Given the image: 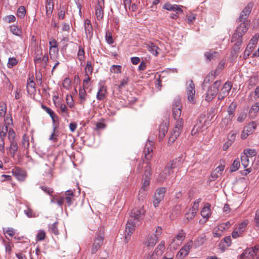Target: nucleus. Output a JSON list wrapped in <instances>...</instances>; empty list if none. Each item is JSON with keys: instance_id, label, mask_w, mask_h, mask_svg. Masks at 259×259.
Returning <instances> with one entry per match:
<instances>
[{"instance_id": "nucleus-1", "label": "nucleus", "mask_w": 259, "mask_h": 259, "mask_svg": "<svg viewBox=\"0 0 259 259\" xmlns=\"http://www.w3.org/2000/svg\"><path fill=\"white\" fill-rule=\"evenodd\" d=\"M145 212L143 207L135 208L132 210L125 230L124 241L126 243L130 239L131 234L134 232L136 226L138 225V223L142 219V215L144 214Z\"/></svg>"}, {"instance_id": "nucleus-2", "label": "nucleus", "mask_w": 259, "mask_h": 259, "mask_svg": "<svg viewBox=\"0 0 259 259\" xmlns=\"http://www.w3.org/2000/svg\"><path fill=\"white\" fill-rule=\"evenodd\" d=\"M249 23L248 21L242 22L236 28L235 32L232 36L231 41H236L234 44V49L238 51L240 49V46L242 44V36L248 30Z\"/></svg>"}, {"instance_id": "nucleus-3", "label": "nucleus", "mask_w": 259, "mask_h": 259, "mask_svg": "<svg viewBox=\"0 0 259 259\" xmlns=\"http://www.w3.org/2000/svg\"><path fill=\"white\" fill-rule=\"evenodd\" d=\"M181 163V159L180 158L172 160L166 165L163 170L160 174L158 178V181L163 182L167 179L173 173V169L180 166Z\"/></svg>"}, {"instance_id": "nucleus-4", "label": "nucleus", "mask_w": 259, "mask_h": 259, "mask_svg": "<svg viewBox=\"0 0 259 259\" xmlns=\"http://www.w3.org/2000/svg\"><path fill=\"white\" fill-rule=\"evenodd\" d=\"M181 103L179 99H175L172 104V116L177 120L175 127L182 130L183 119L180 117L181 115Z\"/></svg>"}, {"instance_id": "nucleus-5", "label": "nucleus", "mask_w": 259, "mask_h": 259, "mask_svg": "<svg viewBox=\"0 0 259 259\" xmlns=\"http://www.w3.org/2000/svg\"><path fill=\"white\" fill-rule=\"evenodd\" d=\"M8 139L10 142V146L6 147L8 153L12 157L14 158L16 153L18 149V146L17 141L16 134L12 128H9Z\"/></svg>"}, {"instance_id": "nucleus-6", "label": "nucleus", "mask_w": 259, "mask_h": 259, "mask_svg": "<svg viewBox=\"0 0 259 259\" xmlns=\"http://www.w3.org/2000/svg\"><path fill=\"white\" fill-rule=\"evenodd\" d=\"M104 238V232L103 230L100 229L97 232L95 236L92 246L91 248V253L95 254L99 250L103 244Z\"/></svg>"}, {"instance_id": "nucleus-7", "label": "nucleus", "mask_w": 259, "mask_h": 259, "mask_svg": "<svg viewBox=\"0 0 259 259\" xmlns=\"http://www.w3.org/2000/svg\"><path fill=\"white\" fill-rule=\"evenodd\" d=\"M258 251V245H256L253 247L247 248L239 255V258L242 259H257L259 257Z\"/></svg>"}, {"instance_id": "nucleus-8", "label": "nucleus", "mask_w": 259, "mask_h": 259, "mask_svg": "<svg viewBox=\"0 0 259 259\" xmlns=\"http://www.w3.org/2000/svg\"><path fill=\"white\" fill-rule=\"evenodd\" d=\"M210 125V120L205 118L204 115L198 117L196 124L192 130V134L195 135L197 132L207 128Z\"/></svg>"}, {"instance_id": "nucleus-9", "label": "nucleus", "mask_w": 259, "mask_h": 259, "mask_svg": "<svg viewBox=\"0 0 259 259\" xmlns=\"http://www.w3.org/2000/svg\"><path fill=\"white\" fill-rule=\"evenodd\" d=\"M221 85V81L219 80L215 81L213 84L207 90L205 100L210 102L213 100V99L218 94L219 88Z\"/></svg>"}, {"instance_id": "nucleus-10", "label": "nucleus", "mask_w": 259, "mask_h": 259, "mask_svg": "<svg viewBox=\"0 0 259 259\" xmlns=\"http://www.w3.org/2000/svg\"><path fill=\"white\" fill-rule=\"evenodd\" d=\"M165 193L166 189L164 187H160L156 190L153 198V204L155 207H157L163 199Z\"/></svg>"}, {"instance_id": "nucleus-11", "label": "nucleus", "mask_w": 259, "mask_h": 259, "mask_svg": "<svg viewBox=\"0 0 259 259\" xmlns=\"http://www.w3.org/2000/svg\"><path fill=\"white\" fill-rule=\"evenodd\" d=\"M256 127V124L254 122L249 123L246 126L244 127L242 132L241 138L245 140L247 137L252 134Z\"/></svg>"}, {"instance_id": "nucleus-12", "label": "nucleus", "mask_w": 259, "mask_h": 259, "mask_svg": "<svg viewBox=\"0 0 259 259\" xmlns=\"http://www.w3.org/2000/svg\"><path fill=\"white\" fill-rule=\"evenodd\" d=\"M193 245V241H190L186 243L178 252L176 257L179 259H182L186 256Z\"/></svg>"}, {"instance_id": "nucleus-13", "label": "nucleus", "mask_w": 259, "mask_h": 259, "mask_svg": "<svg viewBox=\"0 0 259 259\" xmlns=\"http://www.w3.org/2000/svg\"><path fill=\"white\" fill-rule=\"evenodd\" d=\"M12 122V119L11 118L10 119L7 117L5 119V123L4 124L0 125V138H6L7 133L8 134L9 129H8V125Z\"/></svg>"}, {"instance_id": "nucleus-14", "label": "nucleus", "mask_w": 259, "mask_h": 259, "mask_svg": "<svg viewBox=\"0 0 259 259\" xmlns=\"http://www.w3.org/2000/svg\"><path fill=\"white\" fill-rule=\"evenodd\" d=\"M153 143L152 141H150L149 139H148V142L146 144L145 148H144V153H145V158L147 161H150L152 158V155L151 153L153 151Z\"/></svg>"}, {"instance_id": "nucleus-15", "label": "nucleus", "mask_w": 259, "mask_h": 259, "mask_svg": "<svg viewBox=\"0 0 259 259\" xmlns=\"http://www.w3.org/2000/svg\"><path fill=\"white\" fill-rule=\"evenodd\" d=\"M12 172L16 178L20 181H23L26 177V172L19 167H15L12 169Z\"/></svg>"}, {"instance_id": "nucleus-16", "label": "nucleus", "mask_w": 259, "mask_h": 259, "mask_svg": "<svg viewBox=\"0 0 259 259\" xmlns=\"http://www.w3.org/2000/svg\"><path fill=\"white\" fill-rule=\"evenodd\" d=\"M252 4H249L246 7H245L243 10L241 11L239 20L240 22H246V19L248 18L252 10Z\"/></svg>"}, {"instance_id": "nucleus-17", "label": "nucleus", "mask_w": 259, "mask_h": 259, "mask_svg": "<svg viewBox=\"0 0 259 259\" xmlns=\"http://www.w3.org/2000/svg\"><path fill=\"white\" fill-rule=\"evenodd\" d=\"M188 99L190 102L194 101L195 95V85L192 80L190 81L188 87L187 88Z\"/></svg>"}, {"instance_id": "nucleus-18", "label": "nucleus", "mask_w": 259, "mask_h": 259, "mask_svg": "<svg viewBox=\"0 0 259 259\" xmlns=\"http://www.w3.org/2000/svg\"><path fill=\"white\" fill-rule=\"evenodd\" d=\"M85 33L88 38L91 39L93 35V29L91 21L87 19L84 22Z\"/></svg>"}, {"instance_id": "nucleus-19", "label": "nucleus", "mask_w": 259, "mask_h": 259, "mask_svg": "<svg viewBox=\"0 0 259 259\" xmlns=\"http://www.w3.org/2000/svg\"><path fill=\"white\" fill-rule=\"evenodd\" d=\"M181 6L177 5H172L169 3H165L163 6V9L167 11L175 12L177 14L183 13V10L181 9Z\"/></svg>"}, {"instance_id": "nucleus-20", "label": "nucleus", "mask_w": 259, "mask_h": 259, "mask_svg": "<svg viewBox=\"0 0 259 259\" xmlns=\"http://www.w3.org/2000/svg\"><path fill=\"white\" fill-rule=\"evenodd\" d=\"M146 48L152 54L155 56H157L158 54V51L160 50L159 48L153 42L149 41L145 44Z\"/></svg>"}, {"instance_id": "nucleus-21", "label": "nucleus", "mask_w": 259, "mask_h": 259, "mask_svg": "<svg viewBox=\"0 0 259 259\" xmlns=\"http://www.w3.org/2000/svg\"><path fill=\"white\" fill-rule=\"evenodd\" d=\"M168 131V125L166 122H162L159 126L158 139L159 141L163 140Z\"/></svg>"}, {"instance_id": "nucleus-22", "label": "nucleus", "mask_w": 259, "mask_h": 259, "mask_svg": "<svg viewBox=\"0 0 259 259\" xmlns=\"http://www.w3.org/2000/svg\"><path fill=\"white\" fill-rule=\"evenodd\" d=\"M42 56V50L40 47H37L35 49L34 62L35 64H39L41 62Z\"/></svg>"}, {"instance_id": "nucleus-23", "label": "nucleus", "mask_w": 259, "mask_h": 259, "mask_svg": "<svg viewBox=\"0 0 259 259\" xmlns=\"http://www.w3.org/2000/svg\"><path fill=\"white\" fill-rule=\"evenodd\" d=\"M54 5L53 0H46V14L47 17H50L54 10Z\"/></svg>"}, {"instance_id": "nucleus-24", "label": "nucleus", "mask_w": 259, "mask_h": 259, "mask_svg": "<svg viewBox=\"0 0 259 259\" xmlns=\"http://www.w3.org/2000/svg\"><path fill=\"white\" fill-rule=\"evenodd\" d=\"M158 237L157 235L152 234L148 237L147 240L145 242V245L148 247H153L157 242Z\"/></svg>"}, {"instance_id": "nucleus-25", "label": "nucleus", "mask_w": 259, "mask_h": 259, "mask_svg": "<svg viewBox=\"0 0 259 259\" xmlns=\"http://www.w3.org/2000/svg\"><path fill=\"white\" fill-rule=\"evenodd\" d=\"M210 204L206 203L201 211V215L204 218H208L210 214Z\"/></svg>"}, {"instance_id": "nucleus-26", "label": "nucleus", "mask_w": 259, "mask_h": 259, "mask_svg": "<svg viewBox=\"0 0 259 259\" xmlns=\"http://www.w3.org/2000/svg\"><path fill=\"white\" fill-rule=\"evenodd\" d=\"M65 196L66 197H64V199L66 201L68 205L70 206L72 204L74 193L72 191L68 190L65 192Z\"/></svg>"}, {"instance_id": "nucleus-27", "label": "nucleus", "mask_w": 259, "mask_h": 259, "mask_svg": "<svg viewBox=\"0 0 259 259\" xmlns=\"http://www.w3.org/2000/svg\"><path fill=\"white\" fill-rule=\"evenodd\" d=\"M165 249V245L164 242H161L157 246V247L155 249L152 256L155 254L157 256L161 255L163 250Z\"/></svg>"}, {"instance_id": "nucleus-28", "label": "nucleus", "mask_w": 259, "mask_h": 259, "mask_svg": "<svg viewBox=\"0 0 259 259\" xmlns=\"http://www.w3.org/2000/svg\"><path fill=\"white\" fill-rule=\"evenodd\" d=\"M231 88L232 84L231 82L227 81L224 84L220 93L227 96L229 94Z\"/></svg>"}, {"instance_id": "nucleus-29", "label": "nucleus", "mask_w": 259, "mask_h": 259, "mask_svg": "<svg viewBox=\"0 0 259 259\" xmlns=\"http://www.w3.org/2000/svg\"><path fill=\"white\" fill-rule=\"evenodd\" d=\"M104 7L96 6L95 8V14L98 20H101L104 16L103 8Z\"/></svg>"}, {"instance_id": "nucleus-30", "label": "nucleus", "mask_w": 259, "mask_h": 259, "mask_svg": "<svg viewBox=\"0 0 259 259\" xmlns=\"http://www.w3.org/2000/svg\"><path fill=\"white\" fill-rule=\"evenodd\" d=\"M236 104L232 102L228 108V112L229 114L228 119L231 120L234 116V112L236 108Z\"/></svg>"}, {"instance_id": "nucleus-31", "label": "nucleus", "mask_w": 259, "mask_h": 259, "mask_svg": "<svg viewBox=\"0 0 259 259\" xmlns=\"http://www.w3.org/2000/svg\"><path fill=\"white\" fill-rule=\"evenodd\" d=\"M41 107L47 113L49 114L53 122H55V118L58 117L54 112L51 108L45 106L44 104H42Z\"/></svg>"}, {"instance_id": "nucleus-32", "label": "nucleus", "mask_w": 259, "mask_h": 259, "mask_svg": "<svg viewBox=\"0 0 259 259\" xmlns=\"http://www.w3.org/2000/svg\"><path fill=\"white\" fill-rule=\"evenodd\" d=\"M214 76L212 74H209L207 75L204 79L203 82L202 84V87L203 90L207 87V85L209 84L212 80L214 79Z\"/></svg>"}, {"instance_id": "nucleus-33", "label": "nucleus", "mask_w": 259, "mask_h": 259, "mask_svg": "<svg viewBox=\"0 0 259 259\" xmlns=\"http://www.w3.org/2000/svg\"><path fill=\"white\" fill-rule=\"evenodd\" d=\"M182 244L179 240L174 238L169 244V249L170 250H176Z\"/></svg>"}, {"instance_id": "nucleus-34", "label": "nucleus", "mask_w": 259, "mask_h": 259, "mask_svg": "<svg viewBox=\"0 0 259 259\" xmlns=\"http://www.w3.org/2000/svg\"><path fill=\"white\" fill-rule=\"evenodd\" d=\"M106 93V89L104 87H101L97 93V99L99 100H103L105 98Z\"/></svg>"}, {"instance_id": "nucleus-35", "label": "nucleus", "mask_w": 259, "mask_h": 259, "mask_svg": "<svg viewBox=\"0 0 259 259\" xmlns=\"http://www.w3.org/2000/svg\"><path fill=\"white\" fill-rule=\"evenodd\" d=\"M206 240L205 237L204 235H201L197 238L195 241V246L198 247L202 245Z\"/></svg>"}, {"instance_id": "nucleus-36", "label": "nucleus", "mask_w": 259, "mask_h": 259, "mask_svg": "<svg viewBox=\"0 0 259 259\" xmlns=\"http://www.w3.org/2000/svg\"><path fill=\"white\" fill-rule=\"evenodd\" d=\"M35 82L33 80H28L27 90L29 94L33 93L35 91Z\"/></svg>"}, {"instance_id": "nucleus-37", "label": "nucleus", "mask_w": 259, "mask_h": 259, "mask_svg": "<svg viewBox=\"0 0 259 259\" xmlns=\"http://www.w3.org/2000/svg\"><path fill=\"white\" fill-rule=\"evenodd\" d=\"M240 165V163L239 159L238 158L235 159L230 167V171L234 172L237 170L239 169Z\"/></svg>"}, {"instance_id": "nucleus-38", "label": "nucleus", "mask_w": 259, "mask_h": 259, "mask_svg": "<svg viewBox=\"0 0 259 259\" xmlns=\"http://www.w3.org/2000/svg\"><path fill=\"white\" fill-rule=\"evenodd\" d=\"M247 225V221H244L242 223L239 224L238 226L235 228L241 234L245 230Z\"/></svg>"}, {"instance_id": "nucleus-39", "label": "nucleus", "mask_w": 259, "mask_h": 259, "mask_svg": "<svg viewBox=\"0 0 259 259\" xmlns=\"http://www.w3.org/2000/svg\"><path fill=\"white\" fill-rule=\"evenodd\" d=\"M241 160L244 168H246L249 166V160L247 155L243 154L241 155Z\"/></svg>"}, {"instance_id": "nucleus-40", "label": "nucleus", "mask_w": 259, "mask_h": 259, "mask_svg": "<svg viewBox=\"0 0 259 259\" xmlns=\"http://www.w3.org/2000/svg\"><path fill=\"white\" fill-rule=\"evenodd\" d=\"M146 162V166L145 168L144 175L145 178H150V176L151 175V165L149 162Z\"/></svg>"}, {"instance_id": "nucleus-41", "label": "nucleus", "mask_w": 259, "mask_h": 259, "mask_svg": "<svg viewBox=\"0 0 259 259\" xmlns=\"http://www.w3.org/2000/svg\"><path fill=\"white\" fill-rule=\"evenodd\" d=\"M85 88L80 89L79 90V97L80 100V103L82 104L86 100L87 93Z\"/></svg>"}, {"instance_id": "nucleus-42", "label": "nucleus", "mask_w": 259, "mask_h": 259, "mask_svg": "<svg viewBox=\"0 0 259 259\" xmlns=\"http://www.w3.org/2000/svg\"><path fill=\"white\" fill-rule=\"evenodd\" d=\"M258 81V77L257 76H252L248 80V85L250 87L255 86Z\"/></svg>"}, {"instance_id": "nucleus-43", "label": "nucleus", "mask_w": 259, "mask_h": 259, "mask_svg": "<svg viewBox=\"0 0 259 259\" xmlns=\"http://www.w3.org/2000/svg\"><path fill=\"white\" fill-rule=\"evenodd\" d=\"M49 230L50 233H53L55 235H58L59 234V231L57 228V223L55 222L50 225Z\"/></svg>"}, {"instance_id": "nucleus-44", "label": "nucleus", "mask_w": 259, "mask_h": 259, "mask_svg": "<svg viewBox=\"0 0 259 259\" xmlns=\"http://www.w3.org/2000/svg\"><path fill=\"white\" fill-rule=\"evenodd\" d=\"M249 98H250L251 100H256L259 98V86H257L255 89L254 92L250 93Z\"/></svg>"}, {"instance_id": "nucleus-45", "label": "nucleus", "mask_w": 259, "mask_h": 259, "mask_svg": "<svg viewBox=\"0 0 259 259\" xmlns=\"http://www.w3.org/2000/svg\"><path fill=\"white\" fill-rule=\"evenodd\" d=\"M7 105L4 102H0V116L5 117L7 111Z\"/></svg>"}, {"instance_id": "nucleus-46", "label": "nucleus", "mask_w": 259, "mask_h": 259, "mask_svg": "<svg viewBox=\"0 0 259 259\" xmlns=\"http://www.w3.org/2000/svg\"><path fill=\"white\" fill-rule=\"evenodd\" d=\"M186 234L184 232L183 230H180L176 237L174 238L176 240H179L180 242L183 243V240L185 238Z\"/></svg>"}, {"instance_id": "nucleus-47", "label": "nucleus", "mask_w": 259, "mask_h": 259, "mask_svg": "<svg viewBox=\"0 0 259 259\" xmlns=\"http://www.w3.org/2000/svg\"><path fill=\"white\" fill-rule=\"evenodd\" d=\"M60 109L63 116L69 117V111L67 106L64 104H61L60 106Z\"/></svg>"}, {"instance_id": "nucleus-48", "label": "nucleus", "mask_w": 259, "mask_h": 259, "mask_svg": "<svg viewBox=\"0 0 259 259\" xmlns=\"http://www.w3.org/2000/svg\"><path fill=\"white\" fill-rule=\"evenodd\" d=\"M26 14L25 8L24 6H20L17 10V15L20 18H23Z\"/></svg>"}, {"instance_id": "nucleus-49", "label": "nucleus", "mask_w": 259, "mask_h": 259, "mask_svg": "<svg viewBox=\"0 0 259 259\" xmlns=\"http://www.w3.org/2000/svg\"><path fill=\"white\" fill-rule=\"evenodd\" d=\"M231 226L230 222L228 221L226 223H222L220 224L218 227V230H220L221 232H223L226 228H228Z\"/></svg>"}, {"instance_id": "nucleus-50", "label": "nucleus", "mask_w": 259, "mask_h": 259, "mask_svg": "<svg viewBox=\"0 0 259 259\" xmlns=\"http://www.w3.org/2000/svg\"><path fill=\"white\" fill-rule=\"evenodd\" d=\"M93 68L92 66V63L90 61H88L85 68V75H90L92 73Z\"/></svg>"}, {"instance_id": "nucleus-51", "label": "nucleus", "mask_w": 259, "mask_h": 259, "mask_svg": "<svg viewBox=\"0 0 259 259\" xmlns=\"http://www.w3.org/2000/svg\"><path fill=\"white\" fill-rule=\"evenodd\" d=\"M11 31L12 33L17 36H20L21 33V30L19 28V27L15 25H13L11 26L10 28Z\"/></svg>"}, {"instance_id": "nucleus-52", "label": "nucleus", "mask_w": 259, "mask_h": 259, "mask_svg": "<svg viewBox=\"0 0 259 259\" xmlns=\"http://www.w3.org/2000/svg\"><path fill=\"white\" fill-rule=\"evenodd\" d=\"M244 154L247 155L248 157H253L256 154V152L254 149H247L244 150Z\"/></svg>"}, {"instance_id": "nucleus-53", "label": "nucleus", "mask_w": 259, "mask_h": 259, "mask_svg": "<svg viewBox=\"0 0 259 259\" xmlns=\"http://www.w3.org/2000/svg\"><path fill=\"white\" fill-rule=\"evenodd\" d=\"M129 82V78L127 76L124 77L120 81L119 84L118 88L121 89L124 88L126 85L128 84Z\"/></svg>"}, {"instance_id": "nucleus-54", "label": "nucleus", "mask_w": 259, "mask_h": 259, "mask_svg": "<svg viewBox=\"0 0 259 259\" xmlns=\"http://www.w3.org/2000/svg\"><path fill=\"white\" fill-rule=\"evenodd\" d=\"M147 191V190H146L141 188L140 190L139 191L138 195V199L139 200H143L144 198L146 196Z\"/></svg>"}, {"instance_id": "nucleus-55", "label": "nucleus", "mask_w": 259, "mask_h": 259, "mask_svg": "<svg viewBox=\"0 0 259 259\" xmlns=\"http://www.w3.org/2000/svg\"><path fill=\"white\" fill-rule=\"evenodd\" d=\"M217 54H218V53L216 52H213V53H212L211 51H209V52H206L205 53V56L206 58H207V59L210 60L213 59V58L214 57H215Z\"/></svg>"}, {"instance_id": "nucleus-56", "label": "nucleus", "mask_w": 259, "mask_h": 259, "mask_svg": "<svg viewBox=\"0 0 259 259\" xmlns=\"http://www.w3.org/2000/svg\"><path fill=\"white\" fill-rule=\"evenodd\" d=\"M22 146H23L25 148H28L29 146V142L28 138L24 135L22 138Z\"/></svg>"}, {"instance_id": "nucleus-57", "label": "nucleus", "mask_w": 259, "mask_h": 259, "mask_svg": "<svg viewBox=\"0 0 259 259\" xmlns=\"http://www.w3.org/2000/svg\"><path fill=\"white\" fill-rule=\"evenodd\" d=\"M111 71L114 73H119L121 72V66L120 65H112L111 67Z\"/></svg>"}, {"instance_id": "nucleus-58", "label": "nucleus", "mask_w": 259, "mask_h": 259, "mask_svg": "<svg viewBox=\"0 0 259 259\" xmlns=\"http://www.w3.org/2000/svg\"><path fill=\"white\" fill-rule=\"evenodd\" d=\"M196 19V15L191 13L186 16V21L189 24H191Z\"/></svg>"}, {"instance_id": "nucleus-59", "label": "nucleus", "mask_w": 259, "mask_h": 259, "mask_svg": "<svg viewBox=\"0 0 259 259\" xmlns=\"http://www.w3.org/2000/svg\"><path fill=\"white\" fill-rule=\"evenodd\" d=\"M71 85V80L69 78H65L63 82V87L67 90H68Z\"/></svg>"}, {"instance_id": "nucleus-60", "label": "nucleus", "mask_w": 259, "mask_h": 259, "mask_svg": "<svg viewBox=\"0 0 259 259\" xmlns=\"http://www.w3.org/2000/svg\"><path fill=\"white\" fill-rule=\"evenodd\" d=\"M17 61L14 57L9 58L8 63V66L9 68H11L17 64Z\"/></svg>"}, {"instance_id": "nucleus-61", "label": "nucleus", "mask_w": 259, "mask_h": 259, "mask_svg": "<svg viewBox=\"0 0 259 259\" xmlns=\"http://www.w3.org/2000/svg\"><path fill=\"white\" fill-rule=\"evenodd\" d=\"M40 188L43 191H44L45 192H46V193L50 195H51L52 193L53 192V190L51 188L48 187L47 186H41Z\"/></svg>"}, {"instance_id": "nucleus-62", "label": "nucleus", "mask_w": 259, "mask_h": 259, "mask_svg": "<svg viewBox=\"0 0 259 259\" xmlns=\"http://www.w3.org/2000/svg\"><path fill=\"white\" fill-rule=\"evenodd\" d=\"M77 55L78 57V59L79 60L81 61L84 59V51L82 47H79V50L78 51Z\"/></svg>"}, {"instance_id": "nucleus-63", "label": "nucleus", "mask_w": 259, "mask_h": 259, "mask_svg": "<svg viewBox=\"0 0 259 259\" xmlns=\"http://www.w3.org/2000/svg\"><path fill=\"white\" fill-rule=\"evenodd\" d=\"M46 237V233L44 231H40L37 235V240L38 241H42L45 239Z\"/></svg>"}, {"instance_id": "nucleus-64", "label": "nucleus", "mask_w": 259, "mask_h": 259, "mask_svg": "<svg viewBox=\"0 0 259 259\" xmlns=\"http://www.w3.org/2000/svg\"><path fill=\"white\" fill-rule=\"evenodd\" d=\"M3 231L5 234L9 235L10 237H12L15 234L14 230L12 228H8L6 230L4 229Z\"/></svg>"}]
</instances>
